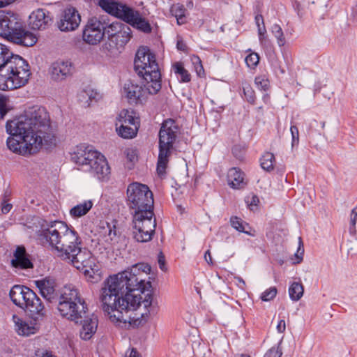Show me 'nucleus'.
Masks as SVG:
<instances>
[{
  "label": "nucleus",
  "instance_id": "obj_1",
  "mask_svg": "<svg viewBox=\"0 0 357 357\" xmlns=\"http://www.w3.org/2000/svg\"><path fill=\"white\" fill-rule=\"evenodd\" d=\"M151 269L149 264L139 263L103 282L99 299L111 321L119 325L131 324L130 311L136 310L142 305L147 311L141 312L142 318L154 312L153 296L149 291L151 284L144 278Z\"/></svg>",
  "mask_w": 357,
  "mask_h": 357
},
{
  "label": "nucleus",
  "instance_id": "obj_2",
  "mask_svg": "<svg viewBox=\"0 0 357 357\" xmlns=\"http://www.w3.org/2000/svg\"><path fill=\"white\" fill-rule=\"evenodd\" d=\"M38 237L57 257L81 271L89 281L96 282L100 279L96 259L87 248L82 247L78 233L64 222L52 221L43 225Z\"/></svg>",
  "mask_w": 357,
  "mask_h": 357
},
{
  "label": "nucleus",
  "instance_id": "obj_3",
  "mask_svg": "<svg viewBox=\"0 0 357 357\" xmlns=\"http://www.w3.org/2000/svg\"><path fill=\"white\" fill-rule=\"evenodd\" d=\"M6 132L8 148L20 155L33 154L43 146L50 149L55 145L49 115L44 107H33L13 120L8 121Z\"/></svg>",
  "mask_w": 357,
  "mask_h": 357
},
{
  "label": "nucleus",
  "instance_id": "obj_4",
  "mask_svg": "<svg viewBox=\"0 0 357 357\" xmlns=\"http://www.w3.org/2000/svg\"><path fill=\"white\" fill-rule=\"evenodd\" d=\"M153 193L147 185L132 183L127 188V204L134 211L132 221V235L139 243L150 241L156 227L153 213Z\"/></svg>",
  "mask_w": 357,
  "mask_h": 357
},
{
  "label": "nucleus",
  "instance_id": "obj_5",
  "mask_svg": "<svg viewBox=\"0 0 357 357\" xmlns=\"http://www.w3.org/2000/svg\"><path fill=\"white\" fill-rule=\"evenodd\" d=\"M30 75L27 61L0 43V90L20 88L28 83Z\"/></svg>",
  "mask_w": 357,
  "mask_h": 357
},
{
  "label": "nucleus",
  "instance_id": "obj_6",
  "mask_svg": "<svg viewBox=\"0 0 357 357\" xmlns=\"http://www.w3.org/2000/svg\"><path fill=\"white\" fill-rule=\"evenodd\" d=\"M72 160L81 170L89 172L99 180L107 178L110 168L106 158L91 146L80 144L76 147L71 155Z\"/></svg>",
  "mask_w": 357,
  "mask_h": 357
},
{
  "label": "nucleus",
  "instance_id": "obj_7",
  "mask_svg": "<svg viewBox=\"0 0 357 357\" xmlns=\"http://www.w3.org/2000/svg\"><path fill=\"white\" fill-rule=\"evenodd\" d=\"M0 36L26 47L37 42L36 37L25 29L19 16L11 11L0 10Z\"/></svg>",
  "mask_w": 357,
  "mask_h": 357
},
{
  "label": "nucleus",
  "instance_id": "obj_8",
  "mask_svg": "<svg viewBox=\"0 0 357 357\" xmlns=\"http://www.w3.org/2000/svg\"><path fill=\"white\" fill-rule=\"evenodd\" d=\"M134 66L137 75L147 81L148 89L158 93L161 89V74L155 56L148 47H142L137 50Z\"/></svg>",
  "mask_w": 357,
  "mask_h": 357
},
{
  "label": "nucleus",
  "instance_id": "obj_9",
  "mask_svg": "<svg viewBox=\"0 0 357 357\" xmlns=\"http://www.w3.org/2000/svg\"><path fill=\"white\" fill-rule=\"evenodd\" d=\"M180 132L178 123L172 119H166L159 131V154L157 162V173L159 176L166 175L169 158L174 149V144Z\"/></svg>",
  "mask_w": 357,
  "mask_h": 357
},
{
  "label": "nucleus",
  "instance_id": "obj_10",
  "mask_svg": "<svg viewBox=\"0 0 357 357\" xmlns=\"http://www.w3.org/2000/svg\"><path fill=\"white\" fill-rule=\"evenodd\" d=\"M56 303L60 314L75 323L82 321L86 314L87 306L84 300L80 297L77 289L71 284L61 289Z\"/></svg>",
  "mask_w": 357,
  "mask_h": 357
},
{
  "label": "nucleus",
  "instance_id": "obj_11",
  "mask_svg": "<svg viewBox=\"0 0 357 357\" xmlns=\"http://www.w3.org/2000/svg\"><path fill=\"white\" fill-rule=\"evenodd\" d=\"M106 36L107 40L104 43L102 48L112 56L116 54L119 49L123 47L130 40L131 29L124 23L114 22L107 24Z\"/></svg>",
  "mask_w": 357,
  "mask_h": 357
},
{
  "label": "nucleus",
  "instance_id": "obj_12",
  "mask_svg": "<svg viewBox=\"0 0 357 357\" xmlns=\"http://www.w3.org/2000/svg\"><path fill=\"white\" fill-rule=\"evenodd\" d=\"M116 131L123 139H133L138 132L140 122L133 110L122 109L116 117Z\"/></svg>",
  "mask_w": 357,
  "mask_h": 357
},
{
  "label": "nucleus",
  "instance_id": "obj_13",
  "mask_svg": "<svg viewBox=\"0 0 357 357\" xmlns=\"http://www.w3.org/2000/svg\"><path fill=\"white\" fill-rule=\"evenodd\" d=\"M107 25L97 17H90L83 30V40L88 44L99 43L106 35Z\"/></svg>",
  "mask_w": 357,
  "mask_h": 357
},
{
  "label": "nucleus",
  "instance_id": "obj_14",
  "mask_svg": "<svg viewBox=\"0 0 357 357\" xmlns=\"http://www.w3.org/2000/svg\"><path fill=\"white\" fill-rule=\"evenodd\" d=\"M149 88L147 81H144V86L128 81L125 83L122 93L130 104H144L147 100L149 95L157 93H152Z\"/></svg>",
  "mask_w": 357,
  "mask_h": 357
},
{
  "label": "nucleus",
  "instance_id": "obj_15",
  "mask_svg": "<svg viewBox=\"0 0 357 357\" xmlns=\"http://www.w3.org/2000/svg\"><path fill=\"white\" fill-rule=\"evenodd\" d=\"M81 16L74 7L66 8L60 16L57 22L58 28L61 31H72L79 25Z\"/></svg>",
  "mask_w": 357,
  "mask_h": 357
},
{
  "label": "nucleus",
  "instance_id": "obj_16",
  "mask_svg": "<svg viewBox=\"0 0 357 357\" xmlns=\"http://www.w3.org/2000/svg\"><path fill=\"white\" fill-rule=\"evenodd\" d=\"M74 70V65L70 61L59 59L51 65V77L56 82H61L72 76Z\"/></svg>",
  "mask_w": 357,
  "mask_h": 357
},
{
  "label": "nucleus",
  "instance_id": "obj_17",
  "mask_svg": "<svg viewBox=\"0 0 357 357\" xmlns=\"http://www.w3.org/2000/svg\"><path fill=\"white\" fill-rule=\"evenodd\" d=\"M41 296L50 303H56L59 294L56 291L55 280L46 277L34 281Z\"/></svg>",
  "mask_w": 357,
  "mask_h": 357
},
{
  "label": "nucleus",
  "instance_id": "obj_18",
  "mask_svg": "<svg viewBox=\"0 0 357 357\" xmlns=\"http://www.w3.org/2000/svg\"><path fill=\"white\" fill-rule=\"evenodd\" d=\"M38 319L33 320L24 319L17 315L13 316V321L15 324V330L19 335L29 336L38 331L39 326L36 323Z\"/></svg>",
  "mask_w": 357,
  "mask_h": 357
},
{
  "label": "nucleus",
  "instance_id": "obj_19",
  "mask_svg": "<svg viewBox=\"0 0 357 357\" xmlns=\"http://www.w3.org/2000/svg\"><path fill=\"white\" fill-rule=\"evenodd\" d=\"M123 20L144 33H150L151 31V26L149 22L142 17L138 11L134 10L131 8L127 10Z\"/></svg>",
  "mask_w": 357,
  "mask_h": 357
},
{
  "label": "nucleus",
  "instance_id": "obj_20",
  "mask_svg": "<svg viewBox=\"0 0 357 357\" xmlns=\"http://www.w3.org/2000/svg\"><path fill=\"white\" fill-rule=\"evenodd\" d=\"M52 22V17L45 9L38 8L29 15V25L35 30L45 29Z\"/></svg>",
  "mask_w": 357,
  "mask_h": 357
},
{
  "label": "nucleus",
  "instance_id": "obj_21",
  "mask_svg": "<svg viewBox=\"0 0 357 357\" xmlns=\"http://www.w3.org/2000/svg\"><path fill=\"white\" fill-rule=\"evenodd\" d=\"M98 4L102 10L121 20L124 18L127 10L130 8L112 0H100Z\"/></svg>",
  "mask_w": 357,
  "mask_h": 357
},
{
  "label": "nucleus",
  "instance_id": "obj_22",
  "mask_svg": "<svg viewBox=\"0 0 357 357\" xmlns=\"http://www.w3.org/2000/svg\"><path fill=\"white\" fill-rule=\"evenodd\" d=\"M12 266L17 269H27L33 268V264L23 246L17 247L11 259Z\"/></svg>",
  "mask_w": 357,
  "mask_h": 357
},
{
  "label": "nucleus",
  "instance_id": "obj_23",
  "mask_svg": "<svg viewBox=\"0 0 357 357\" xmlns=\"http://www.w3.org/2000/svg\"><path fill=\"white\" fill-rule=\"evenodd\" d=\"M82 327L80 331V337L84 340H88L91 338L93 334L96 332L98 327V318L96 315L92 314L90 317L85 314V317L82 319Z\"/></svg>",
  "mask_w": 357,
  "mask_h": 357
},
{
  "label": "nucleus",
  "instance_id": "obj_24",
  "mask_svg": "<svg viewBox=\"0 0 357 357\" xmlns=\"http://www.w3.org/2000/svg\"><path fill=\"white\" fill-rule=\"evenodd\" d=\"M227 180L229 185L234 189L243 188L247 184L245 174L236 167H232L229 169Z\"/></svg>",
  "mask_w": 357,
  "mask_h": 357
},
{
  "label": "nucleus",
  "instance_id": "obj_25",
  "mask_svg": "<svg viewBox=\"0 0 357 357\" xmlns=\"http://www.w3.org/2000/svg\"><path fill=\"white\" fill-rule=\"evenodd\" d=\"M29 311L33 319H38L45 315V307L40 298L35 294L34 298H30V301L24 308Z\"/></svg>",
  "mask_w": 357,
  "mask_h": 357
},
{
  "label": "nucleus",
  "instance_id": "obj_26",
  "mask_svg": "<svg viewBox=\"0 0 357 357\" xmlns=\"http://www.w3.org/2000/svg\"><path fill=\"white\" fill-rule=\"evenodd\" d=\"M93 202L91 200H85L82 203H80L70 211V214L73 218H80L86 215L92 208Z\"/></svg>",
  "mask_w": 357,
  "mask_h": 357
},
{
  "label": "nucleus",
  "instance_id": "obj_27",
  "mask_svg": "<svg viewBox=\"0 0 357 357\" xmlns=\"http://www.w3.org/2000/svg\"><path fill=\"white\" fill-rule=\"evenodd\" d=\"M169 11L171 14L176 17L178 25L184 24L186 22V9L183 4L179 3L172 4Z\"/></svg>",
  "mask_w": 357,
  "mask_h": 357
},
{
  "label": "nucleus",
  "instance_id": "obj_28",
  "mask_svg": "<svg viewBox=\"0 0 357 357\" xmlns=\"http://www.w3.org/2000/svg\"><path fill=\"white\" fill-rule=\"evenodd\" d=\"M27 287L22 285H15L12 287L10 291L9 295L13 303L19 306V304H22L24 302L22 298Z\"/></svg>",
  "mask_w": 357,
  "mask_h": 357
},
{
  "label": "nucleus",
  "instance_id": "obj_29",
  "mask_svg": "<svg viewBox=\"0 0 357 357\" xmlns=\"http://www.w3.org/2000/svg\"><path fill=\"white\" fill-rule=\"evenodd\" d=\"M97 93L93 89H86L81 91L78 94V100L84 107H89L92 100L96 98Z\"/></svg>",
  "mask_w": 357,
  "mask_h": 357
},
{
  "label": "nucleus",
  "instance_id": "obj_30",
  "mask_svg": "<svg viewBox=\"0 0 357 357\" xmlns=\"http://www.w3.org/2000/svg\"><path fill=\"white\" fill-rule=\"evenodd\" d=\"M304 287L301 282H294L289 288V295L293 301H299L303 295Z\"/></svg>",
  "mask_w": 357,
  "mask_h": 357
},
{
  "label": "nucleus",
  "instance_id": "obj_31",
  "mask_svg": "<svg viewBox=\"0 0 357 357\" xmlns=\"http://www.w3.org/2000/svg\"><path fill=\"white\" fill-rule=\"evenodd\" d=\"M173 69L181 82H189L190 81L191 75L181 63H175L173 65Z\"/></svg>",
  "mask_w": 357,
  "mask_h": 357
},
{
  "label": "nucleus",
  "instance_id": "obj_32",
  "mask_svg": "<svg viewBox=\"0 0 357 357\" xmlns=\"http://www.w3.org/2000/svg\"><path fill=\"white\" fill-rule=\"evenodd\" d=\"M116 221H112V222H105L102 224V232L107 236L106 241L111 242L114 240V238L116 236Z\"/></svg>",
  "mask_w": 357,
  "mask_h": 357
},
{
  "label": "nucleus",
  "instance_id": "obj_33",
  "mask_svg": "<svg viewBox=\"0 0 357 357\" xmlns=\"http://www.w3.org/2000/svg\"><path fill=\"white\" fill-rule=\"evenodd\" d=\"M275 156L272 153H265L261 158V167L268 172L274 169Z\"/></svg>",
  "mask_w": 357,
  "mask_h": 357
},
{
  "label": "nucleus",
  "instance_id": "obj_34",
  "mask_svg": "<svg viewBox=\"0 0 357 357\" xmlns=\"http://www.w3.org/2000/svg\"><path fill=\"white\" fill-rule=\"evenodd\" d=\"M230 223L235 229L240 232L245 233L250 236H254L250 231L246 230V227H248V225L243 221L241 218L234 216L230 218Z\"/></svg>",
  "mask_w": 357,
  "mask_h": 357
},
{
  "label": "nucleus",
  "instance_id": "obj_35",
  "mask_svg": "<svg viewBox=\"0 0 357 357\" xmlns=\"http://www.w3.org/2000/svg\"><path fill=\"white\" fill-rule=\"evenodd\" d=\"M271 32L277 39V43L280 47H282L286 43L283 31L281 26L278 24H274L271 26Z\"/></svg>",
  "mask_w": 357,
  "mask_h": 357
},
{
  "label": "nucleus",
  "instance_id": "obj_36",
  "mask_svg": "<svg viewBox=\"0 0 357 357\" xmlns=\"http://www.w3.org/2000/svg\"><path fill=\"white\" fill-rule=\"evenodd\" d=\"M243 91L245 96V99L250 103L254 104L255 102V93L250 85L244 82L242 83Z\"/></svg>",
  "mask_w": 357,
  "mask_h": 357
},
{
  "label": "nucleus",
  "instance_id": "obj_37",
  "mask_svg": "<svg viewBox=\"0 0 357 357\" xmlns=\"http://www.w3.org/2000/svg\"><path fill=\"white\" fill-rule=\"evenodd\" d=\"M245 61L248 68L254 69L259 62V56L255 52H251L245 57Z\"/></svg>",
  "mask_w": 357,
  "mask_h": 357
},
{
  "label": "nucleus",
  "instance_id": "obj_38",
  "mask_svg": "<svg viewBox=\"0 0 357 357\" xmlns=\"http://www.w3.org/2000/svg\"><path fill=\"white\" fill-rule=\"evenodd\" d=\"M257 87L261 90L266 91L269 86V81L265 75L257 76L255 79Z\"/></svg>",
  "mask_w": 357,
  "mask_h": 357
},
{
  "label": "nucleus",
  "instance_id": "obj_39",
  "mask_svg": "<svg viewBox=\"0 0 357 357\" xmlns=\"http://www.w3.org/2000/svg\"><path fill=\"white\" fill-rule=\"evenodd\" d=\"M277 294V289L275 287H270L264 291L261 295V299L263 301H270L273 300Z\"/></svg>",
  "mask_w": 357,
  "mask_h": 357
},
{
  "label": "nucleus",
  "instance_id": "obj_40",
  "mask_svg": "<svg viewBox=\"0 0 357 357\" xmlns=\"http://www.w3.org/2000/svg\"><path fill=\"white\" fill-rule=\"evenodd\" d=\"M357 222V205L352 209L350 215V227L349 232L351 234H354L356 231V224Z\"/></svg>",
  "mask_w": 357,
  "mask_h": 357
},
{
  "label": "nucleus",
  "instance_id": "obj_41",
  "mask_svg": "<svg viewBox=\"0 0 357 357\" xmlns=\"http://www.w3.org/2000/svg\"><path fill=\"white\" fill-rule=\"evenodd\" d=\"M291 135V147L294 149L297 146L299 143V132L298 128L295 125H291L290 128Z\"/></svg>",
  "mask_w": 357,
  "mask_h": 357
},
{
  "label": "nucleus",
  "instance_id": "obj_42",
  "mask_svg": "<svg viewBox=\"0 0 357 357\" xmlns=\"http://www.w3.org/2000/svg\"><path fill=\"white\" fill-rule=\"evenodd\" d=\"M245 203L250 210H254L258 206L259 199L255 195H251L245 197Z\"/></svg>",
  "mask_w": 357,
  "mask_h": 357
},
{
  "label": "nucleus",
  "instance_id": "obj_43",
  "mask_svg": "<svg viewBox=\"0 0 357 357\" xmlns=\"http://www.w3.org/2000/svg\"><path fill=\"white\" fill-rule=\"evenodd\" d=\"M35 298V292L32 291L29 287L26 288L24 298L22 299L24 300V302L22 304H19L20 307L24 309L25 307L29 303V301H30V298Z\"/></svg>",
  "mask_w": 357,
  "mask_h": 357
},
{
  "label": "nucleus",
  "instance_id": "obj_44",
  "mask_svg": "<svg viewBox=\"0 0 357 357\" xmlns=\"http://www.w3.org/2000/svg\"><path fill=\"white\" fill-rule=\"evenodd\" d=\"M124 153H125L127 159L130 162H134L137 160V150L135 149L128 148L125 150Z\"/></svg>",
  "mask_w": 357,
  "mask_h": 357
},
{
  "label": "nucleus",
  "instance_id": "obj_45",
  "mask_svg": "<svg viewBox=\"0 0 357 357\" xmlns=\"http://www.w3.org/2000/svg\"><path fill=\"white\" fill-rule=\"evenodd\" d=\"M6 101V98L0 94V120L3 119L8 112Z\"/></svg>",
  "mask_w": 357,
  "mask_h": 357
},
{
  "label": "nucleus",
  "instance_id": "obj_46",
  "mask_svg": "<svg viewBox=\"0 0 357 357\" xmlns=\"http://www.w3.org/2000/svg\"><path fill=\"white\" fill-rule=\"evenodd\" d=\"M282 354V351L278 346L273 347L265 354L264 357H280Z\"/></svg>",
  "mask_w": 357,
  "mask_h": 357
},
{
  "label": "nucleus",
  "instance_id": "obj_47",
  "mask_svg": "<svg viewBox=\"0 0 357 357\" xmlns=\"http://www.w3.org/2000/svg\"><path fill=\"white\" fill-rule=\"evenodd\" d=\"M301 246H303L301 238H299V247L298 248L297 252L294 255L296 260L294 261V264H300L303 261L304 249L301 248Z\"/></svg>",
  "mask_w": 357,
  "mask_h": 357
},
{
  "label": "nucleus",
  "instance_id": "obj_48",
  "mask_svg": "<svg viewBox=\"0 0 357 357\" xmlns=\"http://www.w3.org/2000/svg\"><path fill=\"white\" fill-rule=\"evenodd\" d=\"M193 63L195 66V70L199 76L201 75L202 73H204V68L202 65V61L199 56H194L192 59Z\"/></svg>",
  "mask_w": 357,
  "mask_h": 357
},
{
  "label": "nucleus",
  "instance_id": "obj_49",
  "mask_svg": "<svg viewBox=\"0 0 357 357\" xmlns=\"http://www.w3.org/2000/svg\"><path fill=\"white\" fill-rule=\"evenodd\" d=\"M13 208V206L11 204L8 203L6 200H3L1 203V212L3 214H6Z\"/></svg>",
  "mask_w": 357,
  "mask_h": 357
},
{
  "label": "nucleus",
  "instance_id": "obj_50",
  "mask_svg": "<svg viewBox=\"0 0 357 357\" xmlns=\"http://www.w3.org/2000/svg\"><path fill=\"white\" fill-rule=\"evenodd\" d=\"M158 261L160 268L163 271H166L167 268L165 267V259L162 252H160V254L158 255Z\"/></svg>",
  "mask_w": 357,
  "mask_h": 357
},
{
  "label": "nucleus",
  "instance_id": "obj_51",
  "mask_svg": "<svg viewBox=\"0 0 357 357\" xmlns=\"http://www.w3.org/2000/svg\"><path fill=\"white\" fill-rule=\"evenodd\" d=\"M286 324L284 319L280 320L277 325L278 332L282 333L285 331Z\"/></svg>",
  "mask_w": 357,
  "mask_h": 357
},
{
  "label": "nucleus",
  "instance_id": "obj_52",
  "mask_svg": "<svg viewBox=\"0 0 357 357\" xmlns=\"http://www.w3.org/2000/svg\"><path fill=\"white\" fill-rule=\"evenodd\" d=\"M176 47L178 50L183 52L187 50V46L182 39H178L176 43Z\"/></svg>",
  "mask_w": 357,
  "mask_h": 357
},
{
  "label": "nucleus",
  "instance_id": "obj_53",
  "mask_svg": "<svg viewBox=\"0 0 357 357\" xmlns=\"http://www.w3.org/2000/svg\"><path fill=\"white\" fill-rule=\"evenodd\" d=\"M255 23L257 26L264 24V17L261 14H258L255 16Z\"/></svg>",
  "mask_w": 357,
  "mask_h": 357
},
{
  "label": "nucleus",
  "instance_id": "obj_54",
  "mask_svg": "<svg viewBox=\"0 0 357 357\" xmlns=\"http://www.w3.org/2000/svg\"><path fill=\"white\" fill-rule=\"evenodd\" d=\"M258 35H265L266 34V29L264 24L261 26H257Z\"/></svg>",
  "mask_w": 357,
  "mask_h": 357
},
{
  "label": "nucleus",
  "instance_id": "obj_55",
  "mask_svg": "<svg viewBox=\"0 0 357 357\" xmlns=\"http://www.w3.org/2000/svg\"><path fill=\"white\" fill-rule=\"evenodd\" d=\"M14 0H0V8L6 7L11 4Z\"/></svg>",
  "mask_w": 357,
  "mask_h": 357
},
{
  "label": "nucleus",
  "instance_id": "obj_56",
  "mask_svg": "<svg viewBox=\"0 0 357 357\" xmlns=\"http://www.w3.org/2000/svg\"><path fill=\"white\" fill-rule=\"evenodd\" d=\"M204 258H205V259H206V261H207L208 264H211L213 263L212 262V257H211V252H210L209 250H207L205 252Z\"/></svg>",
  "mask_w": 357,
  "mask_h": 357
},
{
  "label": "nucleus",
  "instance_id": "obj_57",
  "mask_svg": "<svg viewBox=\"0 0 357 357\" xmlns=\"http://www.w3.org/2000/svg\"><path fill=\"white\" fill-rule=\"evenodd\" d=\"M259 36V40L260 42V43L261 45H263L264 43H265L266 40V35H263V36H261V35H258Z\"/></svg>",
  "mask_w": 357,
  "mask_h": 357
},
{
  "label": "nucleus",
  "instance_id": "obj_58",
  "mask_svg": "<svg viewBox=\"0 0 357 357\" xmlns=\"http://www.w3.org/2000/svg\"><path fill=\"white\" fill-rule=\"evenodd\" d=\"M236 280L239 283L242 284L243 285H245V281L241 278L237 277Z\"/></svg>",
  "mask_w": 357,
  "mask_h": 357
},
{
  "label": "nucleus",
  "instance_id": "obj_59",
  "mask_svg": "<svg viewBox=\"0 0 357 357\" xmlns=\"http://www.w3.org/2000/svg\"><path fill=\"white\" fill-rule=\"evenodd\" d=\"M237 149H238V147H237V146H235V147H234V148H233V149H232V152H233V153H234L235 155H237V154H236Z\"/></svg>",
  "mask_w": 357,
  "mask_h": 357
},
{
  "label": "nucleus",
  "instance_id": "obj_60",
  "mask_svg": "<svg viewBox=\"0 0 357 357\" xmlns=\"http://www.w3.org/2000/svg\"><path fill=\"white\" fill-rule=\"evenodd\" d=\"M263 99H264V100L266 102V100H268V96H267V95H264V97H263Z\"/></svg>",
  "mask_w": 357,
  "mask_h": 357
},
{
  "label": "nucleus",
  "instance_id": "obj_61",
  "mask_svg": "<svg viewBox=\"0 0 357 357\" xmlns=\"http://www.w3.org/2000/svg\"><path fill=\"white\" fill-rule=\"evenodd\" d=\"M192 6H193L192 2H189V3L188 4V7H192Z\"/></svg>",
  "mask_w": 357,
  "mask_h": 357
},
{
  "label": "nucleus",
  "instance_id": "obj_62",
  "mask_svg": "<svg viewBox=\"0 0 357 357\" xmlns=\"http://www.w3.org/2000/svg\"><path fill=\"white\" fill-rule=\"evenodd\" d=\"M239 357H250V356H248V355H241V356H239Z\"/></svg>",
  "mask_w": 357,
  "mask_h": 357
},
{
  "label": "nucleus",
  "instance_id": "obj_63",
  "mask_svg": "<svg viewBox=\"0 0 357 357\" xmlns=\"http://www.w3.org/2000/svg\"><path fill=\"white\" fill-rule=\"evenodd\" d=\"M258 109H259V110H261V109H262V107H258Z\"/></svg>",
  "mask_w": 357,
  "mask_h": 357
}]
</instances>
